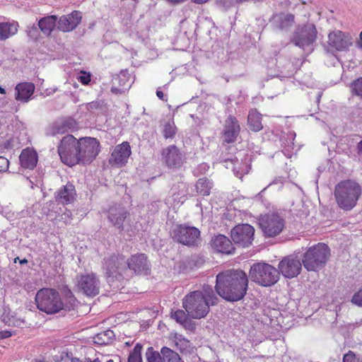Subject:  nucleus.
Here are the masks:
<instances>
[{
    "instance_id": "56",
    "label": "nucleus",
    "mask_w": 362,
    "mask_h": 362,
    "mask_svg": "<svg viewBox=\"0 0 362 362\" xmlns=\"http://www.w3.org/2000/svg\"><path fill=\"white\" fill-rule=\"evenodd\" d=\"M8 160L4 156H0V172H6L8 169Z\"/></svg>"
},
{
    "instance_id": "36",
    "label": "nucleus",
    "mask_w": 362,
    "mask_h": 362,
    "mask_svg": "<svg viewBox=\"0 0 362 362\" xmlns=\"http://www.w3.org/2000/svg\"><path fill=\"white\" fill-rule=\"evenodd\" d=\"M212 182L206 177L199 178L195 185L197 194L201 196H209L212 188Z\"/></svg>"
},
{
    "instance_id": "23",
    "label": "nucleus",
    "mask_w": 362,
    "mask_h": 362,
    "mask_svg": "<svg viewBox=\"0 0 362 362\" xmlns=\"http://www.w3.org/2000/svg\"><path fill=\"white\" fill-rule=\"evenodd\" d=\"M240 127L238 119L235 117L230 115L226 121L222 133L223 141L227 144L235 142L240 134Z\"/></svg>"
},
{
    "instance_id": "16",
    "label": "nucleus",
    "mask_w": 362,
    "mask_h": 362,
    "mask_svg": "<svg viewBox=\"0 0 362 362\" xmlns=\"http://www.w3.org/2000/svg\"><path fill=\"white\" fill-rule=\"evenodd\" d=\"M78 288L86 296L94 297L99 293L100 281L94 273H88L78 277Z\"/></svg>"
},
{
    "instance_id": "30",
    "label": "nucleus",
    "mask_w": 362,
    "mask_h": 362,
    "mask_svg": "<svg viewBox=\"0 0 362 362\" xmlns=\"http://www.w3.org/2000/svg\"><path fill=\"white\" fill-rule=\"evenodd\" d=\"M127 211L122 207L111 208L108 213V220L118 229L123 230V223L127 216Z\"/></svg>"
},
{
    "instance_id": "8",
    "label": "nucleus",
    "mask_w": 362,
    "mask_h": 362,
    "mask_svg": "<svg viewBox=\"0 0 362 362\" xmlns=\"http://www.w3.org/2000/svg\"><path fill=\"white\" fill-rule=\"evenodd\" d=\"M79 139H76L73 135L68 134L64 136L58 146V153L62 163L74 166L79 163L80 151Z\"/></svg>"
},
{
    "instance_id": "27",
    "label": "nucleus",
    "mask_w": 362,
    "mask_h": 362,
    "mask_svg": "<svg viewBox=\"0 0 362 362\" xmlns=\"http://www.w3.org/2000/svg\"><path fill=\"white\" fill-rule=\"evenodd\" d=\"M21 165L23 168L33 170L34 169L38 161L37 153L33 148H25L21 151L19 156Z\"/></svg>"
},
{
    "instance_id": "14",
    "label": "nucleus",
    "mask_w": 362,
    "mask_h": 362,
    "mask_svg": "<svg viewBox=\"0 0 362 362\" xmlns=\"http://www.w3.org/2000/svg\"><path fill=\"white\" fill-rule=\"evenodd\" d=\"M160 160L168 168L177 169L183 165L185 156L177 146L172 144L162 149Z\"/></svg>"
},
{
    "instance_id": "53",
    "label": "nucleus",
    "mask_w": 362,
    "mask_h": 362,
    "mask_svg": "<svg viewBox=\"0 0 362 362\" xmlns=\"http://www.w3.org/2000/svg\"><path fill=\"white\" fill-rule=\"evenodd\" d=\"M351 302L359 307H362V288L354 293L351 298Z\"/></svg>"
},
{
    "instance_id": "6",
    "label": "nucleus",
    "mask_w": 362,
    "mask_h": 362,
    "mask_svg": "<svg viewBox=\"0 0 362 362\" xmlns=\"http://www.w3.org/2000/svg\"><path fill=\"white\" fill-rule=\"evenodd\" d=\"M317 31L315 25L311 23L299 25L296 27L291 42L308 53L314 50V45L317 40Z\"/></svg>"
},
{
    "instance_id": "31",
    "label": "nucleus",
    "mask_w": 362,
    "mask_h": 362,
    "mask_svg": "<svg viewBox=\"0 0 362 362\" xmlns=\"http://www.w3.org/2000/svg\"><path fill=\"white\" fill-rule=\"evenodd\" d=\"M76 195L75 187L69 182L59 190L56 199L63 204H68L74 201Z\"/></svg>"
},
{
    "instance_id": "11",
    "label": "nucleus",
    "mask_w": 362,
    "mask_h": 362,
    "mask_svg": "<svg viewBox=\"0 0 362 362\" xmlns=\"http://www.w3.org/2000/svg\"><path fill=\"white\" fill-rule=\"evenodd\" d=\"M298 251L284 257L278 264L279 274L286 279H293L298 276L302 270V261Z\"/></svg>"
},
{
    "instance_id": "17",
    "label": "nucleus",
    "mask_w": 362,
    "mask_h": 362,
    "mask_svg": "<svg viewBox=\"0 0 362 362\" xmlns=\"http://www.w3.org/2000/svg\"><path fill=\"white\" fill-rule=\"evenodd\" d=\"M328 43L338 52H346L353 45V37L349 33L334 30L328 35Z\"/></svg>"
},
{
    "instance_id": "12",
    "label": "nucleus",
    "mask_w": 362,
    "mask_h": 362,
    "mask_svg": "<svg viewBox=\"0 0 362 362\" xmlns=\"http://www.w3.org/2000/svg\"><path fill=\"white\" fill-rule=\"evenodd\" d=\"M173 234L178 243L187 246H198L200 242V230L194 226L180 225L174 230Z\"/></svg>"
},
{
    "instance_id": "24",
    "label": "nucleus",
    "mask_w": 362,
    "mask_h": 362,
    "mask_svg": "<svg viewBox=\"0 0 362 362\" xmlns=\"http://www.w3.org/2000/svg\"><path fill=\"white\" fill-rule=\"evenodd\" d=\"M77 122L71 117L60 118L55 121L51 127L50 135L63 134L78 129Z\"/></svg>"
},
{
    "instance_id": "35",
    "label": "nucleus",
    "mask_w": 362,
    "mask_h": 362,
    "mask_svg": "<svg viewBox=\"0 0 362 362\" xmlns=\"http://www.w3.org/2000/svg\"><path fill=\"white\" fill-rule=\"evenodd\" d=\"M17 22H0V40H5L14 35L18 31Z\"/></svg>"
},
{
    "instance_id": "58",
    "label": "nucleus",
    "mask_w": 362,
    "mask_h": 362,
    "mask_svg": "<svg viewBox=\"0 0 362 362\" xmlns=\"http://www.w3.org/2000/svg\"><path fill=\"white\" fill-rule=\"evenodd\" d=\"M78 81L83 85H88L90 81V75L89 74L84 73L83 75L79 76Z\"/></svg>"
},
{
    "instance_id": "61",
    "label": "nucleus",
    "mask_w": 362,
    "mask_h": 362,
    "mask_svg": "<svg viewBox=\"0 0 362 362\" xmlns=\"http://www.w3.org/2000/svg\"><path fill=\"white\" fill-rule=\"evenodd\" d=\"M235 3L238 4H242L247 2H253V3H257V2H263L265 0H235Z\"/></svg>"
},
{
    "instance_id": "43",
    "label": "nucleus",
    "mask_w": 362,
    "mask_h": 362,
    "mask_svg": "<svg viewBox=\"0 0 362 362\" xmlns=\"http://www.w3.org/2000/svg\"><path fill=\"white\" fill-rule=\"evenodd\" d=\"M175 344L176 348L182 353L188 351V349L190 347L189 341L181 335L175 337Z\"/></svg>"
},
{
    "instance_id": "47",
    "label": "nucleus",
    "mask_w": 362,
    "mask_h": 362,
    "mask_svg": "<svg viewBox=\"0 0 362 362\" xmlns=\"http://www.w3.org/2000/svg\"><path fill=\"white\" fill-rule=\"evenodd\" d=\"M172 317L178 323L186 326L188 322V317L185 311L182 310H177L172 314Z\"/></svg>"
},
{
    "instance_id": "44",
    "label": "nucleus",
    "mask_w": 362,
    "mask_h": 362,
    "mask_svg": "<svg viewBox=\"0 0 362 362\" xmlns=\"http://www.w3.org/2000/svg\"><path fill=\"white\" fill-rule=\"evenodd\" d=\"M351 93L362 99V77L357 78L350 84Z\"/></svg>"
},
{
    "instance_id": "49",
    "label": "nucleus",
    "mask_w": 362,
    "mask_h": 362,
    "mask_svg": "<svg viewBox=\"0 0 362 362\" xmlns=\"http://www.w3.org/2000/svg\"><path fill=\"white\" fill-rule=\"evenodd\" d=\"M22 144L19 141V139L16 136H12L9 139H7L4 143V146L6 149H15L20 148Z\"/></svg>"
},
{
    "instance_id": "20",
    "label": "nucleus",
    "mask_w": 362,
    "mask_h": 362,
    "mask_svg": "<svg viewBox=\"0 0 362 362\" xmlns=\"http://www.w3.org/2000/svg\"><path fill=\"white\" fill-rule=\"evenodd\" d=\"M82 20V13L79 11H73L67 15L57 18V29L64 33L71 32L76 28Z\"/></svg>"
},
{
    "instance_id": "54",
    "label": "nucleus",
    "mask_w": 362,
    "mask_h": 362,
    "mask_svg": "<svg viewBox=\"0 0 362 362\" xmlns=\"http://www.w3.org/2000/svg\"><path fill=\"white\" fill-rule=\"evenodd\" d=\"M30 211L27 209H23L21 211L15 212L13 211V221L16 220H21L22 218H24L25 217L29 216Z\"/></svg>"
},
{
    "instance_id": "10",
    "label": "nucleus",
    "mask_w": 362,
    "mask_h": 362,
    "mask_svg": "<svg viewBox=\"0 0 362 362\" xmlns=\"http://www.w3.org/2000/svg\"><path fill=\"white\" fill-rule=\"evenodd\" d=\"M259 226L266 238L278 235L285 227L284 218L278 213H267L258 218Z\"/></svg>"
},
{
    "instance_id": "60",
    "label": "nucleus",
    "mask_w": 362,
    "mask_h": 362,
    "mask_svg": "<svg viewBox=\"0 0 362 362\" xmlns=\"http://www.w3.org/2000/svg\"><path fill=\"white\" fill-rule=\"evenodd\" d=\"M13 332L10 330L0 331V340L11 337Z\"/></svg>"
},
{
    "instance_id": "1",
    "label": "nucleus",
    "mask_w": 362,
    "mask_h": 362,
    "mask_svg": "<svg viewBox=\"0 0 362 362\" xmlns=\"http://www.w3.org/2000/svg\"><path fill=\"white\" fill-rule=\"evenodd\" d=\"M248 282V276L243 270L228 269L216 275L215 290L223 299L234 303L244 298Z\"/></svg>"
},
{
    "instance_id": "39",
    "label": "nucleus",
    "mask_w": 362,
    "mask_h": 362,
    "mask_svg": "<svg viewBox=\"0 0 362 362\" xmlns=\"http://www.w3.org/2000/svg\"><path fill=\"white\" fill-rule=\"evenodd\" d=\"M202 291V296H204V300L207 301L209 306L214 305L216 304L218 301V298L216 296L213 288L209 285H204L203 289Z\"/></svg>"
},
{
    "instance_id": "45",
    "label": "nucleus",
    "mask_w": 362,
    "mask_h": 362,
    "mask_svg": "<svg viewBox=\"0 0 362 362\" xmlns=\"http://www.w3.org/2000/svg\"><path fill=\"white\" fill-rule=\"evenodd\" d=\"M146 357L148 362H163L161 351H154L153 347L148 348Z\"/></svg>"
},
{
    "instance_id": "57",
    "label": "nucleus",
    "mask_w": 362,
    "mask_h": 362,
    "mask_svg": "<svg viewBox=\"0 0 362 362\" xmlns=\"http://www.w3.org/2000/svg\"><path fill=\"white\" fill-rule=\"evenodd\" d=\"M343 362H358V360L352 351H349L347 354H344Z\"/></svg>"
},
{
    "instance_id": "55",
    "label": "nucleus",
    "mask_w": 362,
    "mask_h": 362,
    "mask_svg": "<svg viewBox=\"0 0 362 362\" xmlns=\"http://www.w3.org/2000/svg\"><path fill=\"white\" fill-rule=\"evenodd\" d=\"M209 165L206 163H202L198 165L197 169L194 170V174L198 175L199 174H204L208 171Z\"/></svg>"
},
{
    "instance_id": "50",
    "label": "nucleus",
    "mask_w": 362,
    "mask_h": 362,
    "mask_svg": "<svg viewBox=\"0 0 362 362\" xmlns=\"http://www.w3.org/2000/svg\"><path fill=\"white\" fill-rule=\"evenodd\" d=\"M279 185V188H281L283 187V178L279 177L276 178L273 182H270L267 187H264L262 190H261L256 196L255 198L258 200H260L262 197V194L267 189V188L271 185Z\"/></svg>"
},
{
    "instance_id": "62",
    "label": "nucleus",
    "mask_w": 362,
    "mask_h": 362,
    "mask_svg": "<svg viewBox=\"0 0 362 362\" xmlns=\"http://www.w3.org/2000/svg\"><path fill=\"white\" fill-rule=\"evenodd\" d=\"M156 95H157V97H158L159 99H160V100H163V101H167V98H166V97H165V95H164V94H163V91H162V90H160L158 89V90H156Z\"/></svg>"
},
{
    "instance_id": "33",
    "label": "nucleus",
    "mask_w": 362,
    "mask_h": 362,
    "mask_svg": "<svg viewBox=\"0 0 362 362\" xmlns=\"http://www.w3.org/2000/svg\"><path fill=\"white\" fill-rule=\"evenodd\" d=\"M247 124L250 130L255 132L263 129L262 115L257 110H251L247 116Z\"/></svg>"
},
{
    "instance_id": "29",
    "label": "nucleus",
    "mask_w": 362,
    "mask_h": 362,
    "mask_svg": "<svg viewBox=\"0 0 362 362\" xmlns=\"http://www.w3.org/2000/svg\"><path fill=\"white\" fill-rule=\"evenodd\" d=\"M170 193L172 197L173 204L182 205L186 200L188 194L187 185L184 182H179L173 185L171 187Z\"/></svg>"
},
{
    "instance_id": "48",
    "label": "nucleus",
    "mask_w": 362,
    "mask_h": 362,
    "mask_svg": "<svg viewBox=\"0 0 362 362\" xmlns=\"http://www.w3.org/2000/svg\"><path fill=\"white\" fill-rule=\"evenodd\" d=\"M26 33L28 36L34 41L38 40L40 36V28L38 25L33 24L27 26Z\"/></svg>"
},
{
    "instance_id": "19",
    "label": "nucleus",
    "mask_w": 362,
    "mask_h": 362,
    "mask_svg": "<svg viewBox=\"0 0 362 362\" xmlns=\"http://www.w3.org/2000/svg\"><path fill=\"white\" fill-rule=\"evenodd\" d=\"M132 153L131 147L128 141H124L115 146L111 153L109 163L112 166L122 167L126 165Z\"/></svg>"
},
{
    "instance_id": "26",
    "label": "nucleus",
    "mask_w": 362,
    "mask_h": 362,
    "mask_svg": "<svg viewBox=\"0 0 362 362\" xmlns=\"http://www.w3.org/2000/svg\"><path fill=\"white\" fill-rule=\"evenodd\" d=\"M211 246L218 252L231 254L234 251L232 242L224 235H218L211 240Z\"/></svg>"
},
{
    "instance_id": "25",
    "label": "nucleus",
    "mask_w": 362,
    "mask_h": 362,
    "mask_svg": "<svg viewBox=\"0 0 362 362\" xmlns=\"http://www.w3.org/2000/svg\"><path fill=\"white\" fill-rule=\"evenodd\" d=\"M35 85L31 82H21L15 87V99L23 103L30 100L35 91Z\"/></svg>"
},
{
    "instance_id": "22",
    "label": "nucleus",
    "mask_w": 362,
    "mask_h": 362,
    "mask_svg": "<svg viewBox=\"0 0 362 362\" xmlns=\"http://www.w3.org/2000/svg\"><path fill=\"white\" fill-rule=\"evenodd\" d=\"M294 23L295 16L292 13H275L270 19L272 29L276 31L287 32L293 27Z\"/></svg>"
},
{
    "instance_id": "32",
    "label": "nucleus",
    "mask_w": 362,
    "mask_h": 362,
    "mask_svg": "<svg viewBox=\"0 0 362 362\" xmlns=\"http://www.w3.org/2000/svg\"><path fill=\"white\" fill-rule=\"evenodd\" d=\"M57 16L55 15L47 16L38 21L40 30L45 36H49L54 28H57Z\"/></svg>"
},
{
    "instance_id": "63",
    "label": "nucleus",
    "mask_w": 362,
    "mask_h": 362,
    "mask_svg": "<svg viewBox=\"0 0 362 362\" xmlns=\"http://www.w3.org/2000/svg\"><path fill=\"white\" fill-rule=\"evenodd\" d=\"M98 107V103L95 101H93L91 103H88L87 107L88 110L97 109Z\"/></svg>"
},
{
    "instance_id": "46",
    "label": "nucleus",
    "mask_w": 362,
    "mask_h": 362,
    "mask_svg": "<svg viewBox=\"0 0 362 362\" xmlns=\"http://www.w3.org/2000/svg\"><path fill=\"white\" fill-rule=\"evenodd\" d=\"M235 159H237V158L233 154H230L228 158H225V156L222 154L220 155L218 158V160L220 163H224V166L226 168H230L232 170L235 167Z\"/></svg>"
},
{
    "instance_id": "2",
    "label": "nucleus",
    "mask_w": 362,
    "mask_h": 362,
    "mask_svg": "<svg viewBox=\"0 0 362 362\" xmlns=\"http://www.w3.org/2000/svg\"><path fill=\"white\" fill-rule=\"evenodd\" d=\"M302 264L308 272H318L326 264L329 256L330 249L323 243H319L311 247L302 248L298 251Z\"/></svg>"
},
{
    "instance_id": "64",
    "label": "nucleus",
    "mask_w": 362,
    "mask_h": 362,
    "mask_svg": "<svg viewBox=\"0 0 362 362\" xmlns=\"http://www.w3.org/2000/svg\"><path fill=\"white\" fill-rule=\"evenodd\" d=\"M356 45L359 49H362V30L359 33V40L356 41Z\"/></svg>"
},
{
    "instance_id": "34",
    "label": "nucleus",
    "mask_w": 362,
    "mask_h": 362,
    "mask_svg": "<svg viewBox=\"0 0 362 362\" xmlns=\"http://www.w3.org/2000/svg\"><path fill=\"white\" fill-rule=\"evenodd\" d=\"M250 168V159L245 156L243 159H241L240 161L235 159V164L233 172L235 177L242 178L245 175L249 173Z\"/></svg>"
},
{
    "instance_id": "9",
    "label": "nucleus",
    "mask_w": 362,
    "mask_h": 362,
    "mask_svg": "<svg viewBox=\"0 0 362 362\" xmlns=\"http://www.w3.org/2000/svg\"><path fill=\"white\" fill-rule=\"evenodd\" d=\"M103 269L105 271L107 281L109 284L120 281L124 278L127 271L126 258L124 255H112L103 259Z\"/></svg>"
},
{
    "instance_id": "3",
    "label": "nucleus",
    "mask_w": 362,
    "mask_h": 362,
    "mask_svg": "<svg viewBox=\"0 0 362 362\" xmlns=\"http://www.w3.org/2000/svg\"><path fill=\"white\" fill-rule=\"evenodd\" d=\"M361 194L360 185L351 180L339 182L334 189V197L340 209L351 210L356 205Z\"/></svg>"
},
{
    "instance_id": "5",
    "label": "nucleus",
    "mask_w": 362,
    "mask_h": 362,
    "mask_svg": "<svg viewBox=\"0 0 362 362\" xmlns=\"http://www.w3.org/2000/svg\"><path fill=\"white\" fill-rule=\"evenodd\" d=\"M249 277L255 284L269 287L279 281V272L276 268L268 263L257 262L250 267Z\"/></svg>"
},
{
    "instance_id": "37",
    "label": "nucleus",
    "mask_w": 362,
    "mask_h": 362,
    "mask_svg": "<svg viewBox=\"0 0 362 362\" xmlns=\"http://www.w3.org/2000/svg\"><path fill=\"white\" fill-rule=\"evenodd\" d=\"M115 337L114 332L109 329L95 334L93 337V341L98 345H107L111 343Z\"/></svg>"
},
{
    "instance_id": "21",
    "label": "nucleus",
    "mask_w": 362,
    "mask_h": 362,
    "mask_svg": "<svg viewBox=\"0 0 362 362\" xmlns=\"http://www.w3.org/2000/svg\"><path fill=\"white\" fill-rule=\"evenodd\" d=\"M111 92L116 95L125 93L131 88L133 81L127 70H122L113 76Z\"/></svg>"
},
{
    "instance_id": "42",
    "label": "nucleus",
    "mask_w": 362,
    "mask_h": 362,
    "mask_svg": "<svg viewBox=\"0 0 362 362\" xmlns=\"http://www.w3.org/2000/svg\"><path fill=\"white\" fill-rule=\"evenodd\" d=\"M142 345L137 343L133 350L130 352L127 362H142L141 350Z\"/></svg>"
},
{
    "instance_id": "28",
    "label": "nucleus",
    "mask_w": 362,
    "mask_h": 362,
    "mask_svg": "<svg viewBox=\"0 0 362 362\" xmlns=\"http://www.w3.org/2000/svg\"><path fill=\"white\" fill-rule=\"evenodd\" d=\"M296 132L293 130H288V132H283L281 138V146L282 148V153L287 158H291L294 153V139L296 138Z\"/></svg>"
},
{
    "instance_id": "38",
    "label": "nucleus",
    "mask_w": 362,
    "mask_h": 362,
    "mask_svg": "<svg viewBox=\"0 0 362 362\" xmlns=\"http://www.w3.org/2000/svg\"><path fill=\"white\" fill-rule=\"evenodd\" d=\"M161 354L163 362H184L177 352L167 346L161 348Z\"/></svg>"
},
{
    "instance_id": "18",
    "label": "nucleus",
    "mask_w": 362,
    "mask_h": 362,
    "mask_svg": "<svg viewBox=\"0 0 362 362\" xmlns=\"http://www.w3.org/2000/svg\"><path fill=\"white\" fill-rule=\"evenodd\" d=\"M127 270L133 272L136 275H148L151 272V264L147 257L142 253L132 255L126 259Z\"/></svg>"
},
{
    "instance_id": "7",
    "label": "nucleus",
    "mask_w": 362,
    "mask_h": 362,
    "mask_svg": "<svg viewBox=\"0 0 362 362\" xmlns=\"http://www.w3.org/2000/svg\"><path fill=\"white\" fill-rule=\"evenodd\" d=\"M182 305L187 315L194 319L204 317L210 310V306L200 291H194L187 294L183 298Z\"/></svg>"
},
{
    "instance_id": "4",
    "label": "nucleus",
    "mask_w": 362,
    "mask_h": 362,
    "mask_svg": "<svg viewBox=\"0 0 362 362\" xmlns=\"http://www.w3.org/2000/svg\"><path fill=\"white\" fill-rule=\"evenodd\" d=\"M37 308L47 314L59 313L64 308V301L57 291L54 288L40 289L35 298Z\"/></svg>"
},
{
    "instance_id": "40",
    "label": "nucleus",
    "mask_w": 362,
    "mask_h": 362,
    "mask_svg": "<svg viewBox=\"0 0 362 362\" xmlns=\"http://www.w3.org/2000/svg\"><path fill=\"white\" fill-rule=\"evenodd\" d=\"M65 296V302H64V308L63 310H71L75 308L77 304V299L75 298L74 295L71 292V291L67 288L64 291Z\"/></svg>"
},
{
    "instance_id": "15",
    "label": "nucleus",
    "mask_w": 362,
    "mask_h": 362,
    "mask_svg": "<svg viewBox=\"0 0 362 362\" xmlns=\"http://www.w3.org/2000/svg\"><path fill=\"white\" fill-rule=\"evenodd\" d=\"M254 235L255 228L248 223L238 224L230 231V237L234 243L242 247L252 245Z\"/></svg>"
},
{
    "instance_id": "13",
    "label": "nucleus",
    "mask_w": 362,
    "mask_h": 362,
    "mask_svg": "<svg viewBox=\"0 0 362 362\" xmlns=\"http://www.w3.org/2000/svg\"><path fill=\"white\" fill-rule=\"evenodd\" d=\"M79 143V163H90L100 152L99 141L95 138L85 137L80 139Z\"/></svg>"
},
{
    "instance_id": "52",
    "label": "nucleus",
    "mask_w": 362,
    "mask_h": 362,
    "mask_svg": "<svg viewBox=\"0 0 362 362\" xmlns=\"http://www.w3.org/2000/svg\"><path fill=\"white\" fill-rule=\"evenodd\" d=\"M2 321L7 325L8 326H19L21 325V321L18 319H16L13 317H10L8 315L4 314L2 316Z\"/></svg>"
},
{
    "instance_id": "41",
    "label": "nucleus",
    "mask_w": 362,
    "mask_h": 362,
    "mask_svg": "<svg viewBox=\"0 0 362 362\" xmlns=\"http://www.w3.org/2000/svg\"><path fill=\"white\" fill-rule=\"evenodd\" d=\"M177 127L173 120L168 121L163 126V135L165 139H173L176 135Z\"/></svg>"
},
{
    "instance_id": "59",
    "label": "nucleus",
    "mask_w": 362,
    "mask_h": 362,
    "mask_svg": "<svg viewBox=\"0 0 362 362\" xmlns=\"http://www.w3.org/2000/svg\"><path fill=\"white\" fill-rule=\"evenodd\" d=\"M356 153L358 160L362 163V139L356 145Z\"/></svg>"
},
{
    "instance_id": "51",
    "label": "nucleus",
    "mask_w": 362,
    "mask_h": 362,
    "mask_svg": "<svg viewBox=\"0 0 362 362\" xmlns=\"http://www.w3.org/2000/svg\"><path fill=\"white\" fill-rule=\"evenodd\" d=\"M0 214L4 216L8 221H13V211L8 206L0 207Z\"/></svg>"
}]
</instances>
